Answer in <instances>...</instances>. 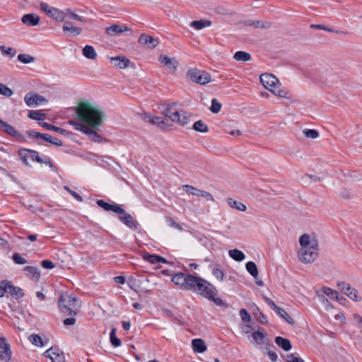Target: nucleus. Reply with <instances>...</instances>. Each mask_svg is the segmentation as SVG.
<instances>
[{
  "mask_svg": "<svg viewBox=\"0 0 362 362\" xmlns=\"http://www.w3.org/2000/svg\"><path fill=\"white\" fill-rule=\"evenodd\" d=\"M76 114L80 122L70 120L69 123L74 129L86 134L89 139L96 143H101L103 138L96 130L103 123L105 112L98 106L88 101H82L78 104Z\"/></svg>",
  "mask_w": 362,
  "mask_h": 362,
  "instance_id": "obj_1",
  "label": "nucleus"
},
{
  "mask_svg": "<svg viewBox=\"0 0 362 362\" xmlns=\"http://www.w3.org/2000/svg\"><path fill=\"white\" fill-rule=\"evenodd\" d=\"M172 282L180 288L197 292L204 298H211L215 287L206 280L189 273L179 272L172 277Z\"/></svg>",
  "mask_w": 362,
  "mask_h": 362,
  "instance_id": "obj_2",
  "label": "nucleus"
},
{
  "mask_svg": "<svg viewBox=\"0 0 362 362\" xmlns=\"http://www.w3.org/2000/svg\"><path fill=\"white\" fill-rule=\"evenodd\" d=\"M58 305L62 313L76 315L81 308V301L75 296L63 293L59 296Z\"/></svg>",
  "mask_w": 362,
  "mask_h": 362,
  "instance_id": "obj_3",
  "label": "nucleus"
},
{
  "mask_svg": "<svg viewBox=\"0 0 362 362\" xmlns=\"http://www.w3.org/2000/svg\"><path fill=\"white\" fill-rule=\"evenodd\" d=\"M318 244L313 243L312 245L300 248L298 252L299 259L306 264L313 262L318 255Z\"/></svg>",
  "mask_w": 362,
  "mask_h": 362,
  "instance_id": "obj_4",
  "label": "nucleus"
},
{
  "mask_svg": "<svg viewBox=\"0 0 362 362\" xmlns=\"http://www.w3.org/2000/svg\"><path fill=\"white\" fill-rule=\"evenodd\" d=\"M187 76L192 82L200 85H204L211 81L209 73L196 68L189 69L187 72Z\"/></svg>",
  "mask_w": 362,
  "mask_h": 362,
  "instance_id": "obj_5",
  "label": "nucleus"
},
{
  "mask_svg": "<svg viewBox=\"0 0 362 362\" xmlns=\"http://www.w3.org/2000/svg\"><path fill=\"white\" fill-rule=\"evenodd\" d=\"M251 336L255 344L257 346H263L265 350H269L272 346H273L263 328H259L257 331L253 332Z\"/></svg>",
  "mask_w": 362,
  "mask_h": 362,
  "instance_id": "obj_6",
  "label": "nucleus"
},
{
  "mask_svg": "<svg viewBox=\"0 0 362 362\" xmlns=\"http://www.w3.org/2000/svg\"><path fill=\"white\" fill-rule=\"evenodd\" d=\"M41 11H44L47 16L59 21H63L64 19V13L56 8L52 7L46 3H41Z\"/></svg>",
  "mask_w": 362,
  "mask_h": 362,
  "instance_id": "obj_7",
  "label": "nucleus"
},
{
  "mask_svg": "<svg viewBox=\"0 0 362 362\" xmlns=\"http://www.w3.org/2000/svg\"><path fill=\"white\" fill-rule=\"evenodd\" d=\"M0 128L3 129L6 134L14 137L18 142L23 143L26 141V139L24 136H23L21 134L17 132L13 126L3 121L1 119Z\"/></svg>",
  "mask_w": 362,
  "mask_h": 362,
  "instance_id": "obj_8",
  "label": "nucleus"
},
{
  "mask_svg": "<svg viewBox=\"0 0 362 362\" xmlns=\"http://www.w3.org/2000/svg\"><path fill=\"white\" fill-rule=\"evenodd\" d=\"M24 101L29 107L37 106L47 102L42 95L35 93H28L24 97Z\"/></svg>",
  "mask_w": 362,
  "mask_h": 362,
  "instance_id": "obj_9",
  "label": "nucleus"
},
{
  "mask_svg": "<svg viewBox=\"0 0 362 362\" xmlns=\"http://www.w3.org/2000/svg\"><path fill=\"white\" fill-rule=\"evenodd\" d=\"M119 214L118 216L119 220L125 224L129 228L136 230L139 228V224L136 220H135L132 216L125 211L124 213H117Z\"/></svg>",
  "mask_w": 362,
  "mask_h": 362,
  "instance_id": "obj_10",
  "label": "nucleus"
},
{
  "mask_svg": "<svg viewBox=\"0 0 362 362\" xmlns=\"http://www.w3.org/2000/svg\"><path fill=\"white\" fill-rule=\"evenodd\" d=\"M143 119L146 122L157 125L163 130L169 129V125L167 124L166 120L160 117L153 116L151 114H144Z\"/></svg>",
  "mask_w": 362,
  "mask_h": 362,
  "instance_id": "obj_11",
  "label": "nucleus"
},
{
  "mask_svg": "<svg viewBox=\"0 0 362 362\" xmlns=\"http://www.w3.org/2000/svg\"><path fill=\"white\" fill-rule=\"evenodd\" d=\"M337 286L341 292L346 294L351 300L356 302L361 300V298H359L357 295V291L355 288L351 287L349 284L345 282H339L337 284Z\"/></svg>",
  "mask_w": 362,
  "mask_h": 362,
  "instance_id": "obj_12",
  "label": "nucleus"
},
{
  "mask_svg": "<svg viewBox=\"0 0 362 362\" xmlns=\"http://www.w3.org/2000/svg\"><path fill=\"white\" fill-rule=\"evenodd\" d=\"M45 356L49 358L52 362H64V355L57 347H51L45 352Z\"/></svg>",
  "mask_w": 362,
  "mask_h": 362,
  "instance_id": "obj_13",
  "label": "nucleus"
},
{
  "mask_svg": "<svg viewBox=\"0 0 362 362\" xmlns=\"http://www.w3.org/2000/svg\"><path fill=\"white\" fill-rule=\"evenodd\" d=\"M5 289L6 293L10 294L15 299H19L24 296L23 290L18 286H15L11 281L5 280Z\"/></svg>",
  "mask_w": 362,
  "mask_h": 362,
  "instance_id": "obj_14",
  "label": "nucleus"
},
{
  "mask_svg": "<svg viewBox=\"0 0 362 362\" xmlns=\"http://www.w3.org/2000/svg\"><path fill=\"white\" fill-rule=\"evenodd\" d=\"M11 351L10 345L6 342L4 337L0 336V358L1 360L8 361L11 359Z\"/></svg>",
  "mask_w": 362,
  "mask_h": 362,
  "instance_id": "obj_15",
  "label": "nucleus"
},
{
  "mask_svg": "<svg viewBox=\"0 0 362 362\" xmlns=\"http://www.w3.org/2000/svg\"><path fill=\"white\" fill-rule=\"evenodd\" d=\"M158 60L171 72H175L179 65V62L175 58H170L162 54L159 56Z\"/></svg>",
  "mask_w": 362,
  "mask_h": 362,
  "instance_id": "obj_16",
  "label": "nucleus"
},
{
  "mask_svg": "<svg viewBox=\"0 0 362 362\" xmlns=\"http://www.w3.org/2000/svg\"><path fill=\"white\" fill-rule=\"evenodd\" d=\"M141 45H146L148 49H153L158 45V40L146 33L141 34L138 40Z\"/></svg>",
  "mask_w": 362,
  "mask_h": 362,
  "instance_id": "obj_17",
  "label": "nucleus"
},
{
  "mask_svg": "<svg viewBox=\"0 0 362 362\" xmlns=\"http://www.w3.org/2000/svg\"><path fill=\"white\" fill-rule=\"evenodd\" d=\"M189 115L185 111H181L180 113L178 111L174 112L170 116V120L173 122H177L181 126H185L189 122Z\"/></svg>",
  "mask_w": 362,
  "mask_h": 362,
  "instance_id": "obj_18",
  "label": "nucleus"
},
{
  "mask_svg": "<svg viewBox=\"0 0 362 362\" xmlns=\"http://www.w3.org/2000/svg\"><path fill=\"white\" fill-rule=\"evenodd\" d=\"M262 84L268 90L272 89L278 82V79L272 74H263L259 77Z\"/></svg>",
  "mask_w": 362,
  "mask_h": 362,
  "instance_id": "obj_19",
  "label": "nucleus"
},
{
  "mask_svg": "<svg viewBox=\"0 0 362 362\" xmlns=\"http://www.w3.org/2000/svg\"><path fill=\"white\" fill-rule=\"evenodd\" d=\"M96 203L100 207L103 208L107 211H112L116 214L124 213V209L117 204H109L102 199L98 200Z\"/></svg>",
  "mask_w": 362,
  "mask_h": 362,
  "instance_id": "obj_20",
  "label": "nucleus"
},
{
  "mask_svg": "<svg viewBox=\"0 0 362 362\" xmlns=\"http://www.w3.org/2000/svg\"><path fill=\"white\" fill-rule=\"evenodd\" d=\"M243 25L247 27H254L255 28L268 29L272 26V23L269 21L245 20L243 22Z\"/></svg>",
  "mask_w": 362,
  "mask_h": 362,
  "instance_id": "obj_21",
  "label": "nucleus"
},
{
  "mask_svg": "<svg viewBox=\"0 0 362 362\" xmlns=\"http://www.w3.org/2000/svg\"><path fill=\"white\" fill-rule=\"evenodd\" d=\"M21 21L28 26H35L39 23L40 17L35 13H28L23 16Z\"/></svg>",
  "mask_w": 362,
  "mask_h": 362,
  "instance_id": "obj_22",
  "label": "nucleus"
},
{
  "mask_svg": "<svg viewBox=\"0 0 362 362\" xmlns=\"http://www.w3.org/2000/svg\"><path fill=\"white\" fill-rule=\"evenodd\" d=\"M128 30H130V28L125 25H119L114 24L110 27L106 28V33L110 35L120 34L124 31Z\"/></svg>",
  "mask_w": 362,
  "mask_h": 362,
  "instance_id": "obj_23",
  "label": "nucleus"
},
{
  "mask_svg": "<svg viewBox=\"0 0 362 362\" xmlns=\"http://www.w3.org/2000/svg\"><path fill=\"white\" fill-rule=\"evenodd\" d=\"M143 258L146 261L153 264L160 263H168V262L163 257L158 255H151L148 252H144L143 254Z\"/></svg>",
  "mask_w": 362,
  "mask_h": 362,
  "instance_id": "obj_24",
  "label": "nucleus"
},
{
  "mask_svg": "<svg viewBox=\"0 0 362 362\" xmlns=\"http://www.w3.org/2000/svg\"><path fill=\"white\" fill-rule=\"evenodd\" d=\"M111 62L116 67H118L119 69H124L129 66L130 61L124 57L118 56L115 57H112Z\"/></svg>",
  "mask_w": 362,
  "mask_h": 362,
  "instance_id": "obj_25",
  "label": "nucleus"
},
{
  "mask_svg": "<svg viewBox=\"0 0 362 362\" xmlns=\"http://www.w3.org/2000/svg\"><path fill=\"white\" fill-rule=\"evenodd\" d=\"M63 30L64 32H69L74 36L79 35L82 32V29L81 28L74 26L73 23L69 21L64 22Z\"/></svg>",
  "mask_w": 362,
  "mask_h": 362,
  "instance_id": "obj_26",
  "label": "nucleus"
},
{
  "mask_svg": "<svg viewBox=\"0 0 362 362\" xmlns=\"http://www.w3.org/2000/svg\"><path fill=\"white\" fill-rule=\"evenodd\" d=\"M275 343L283 350L288 351L292 348L291 341L282 337L278 336L275 338Z\"/></svg>",
  "mask_w": 362,
  "mask_h": 362,
  "instance_id": "obj_27",
  "label": "nucleus"
},
{
  "mask_svg": "<svg viewBox=\"0 0 362 362\" xmlns=\"http://www.w3.org/2000/svg\"><path fill=\"white\" fill-rule=\"evenodd\" d=\"M192 347L194 351L203 353L206 350L205 342L202 339H194L192 341Z\"/></svg>",
  "mask_w": 362,
  "mask_h": 362,
  "instance_id": "obj_28",
  "label": "nucleus"
},
{
  "mask_svg": "<svg viewBox=\"0 0 362 362\" xmlns=\"http://www.w3.org/2000/svg\"><path fill=\"white\" fill-rule=\"evenodd\" d=\"M39 124L47 130L54 131V132H58L63 135H68V134H69V132L66 129H62L59 127H57V126H54V125H52L47 122H39Z\"/></svg>",
  "mask_w": 362,
  "mask_h": 362,
  "instance_id": "obj_29",
  "label": "nucleus"
},
{
  "mask_svg": "<svg viewBox=\"0 0 362 362\" xmlns=\"http://www.w3.org/2000/svg\"><path fill=\"white\" fill-rule=\"evenodd\" d=\"M211 25V21L209 20L201 19L199 21H193L190 23V26L196 30H202L206 27Z\"/></svg>",
  "mask_w": 362,
  "mask_h": 362,
  "instance_id": "obj_30",
  "label": "nucleus"
},
{
  "mask_svg": "<svg viewBox=\"0 0 362 362\" xmlns=\"http://www.w3.org/2000/svg\"><path fill=\"white\" fill-rule=\"evenodd\" d=\"M82 54L86 58L89 59H95L97 57V53L91 45H86L82 49Z\"/></svg>",
  "mask_w": 362,
  "mask_h": 362,
  "instance_id": "obj_31",
  "label": "nucleus"
},
{
  "mask_svg": "<svg viewBox=\"0 0 362 362\" xmlns=\"http://www.w3.org/2000/svg\"><path fill=\"white\" fill-rule=\"evenodd\" d=\"M226 202L231 208L235 209L238 211H245L247 210V206L243 203L235 201L232 198H228Z\"/></svg>",
  "mask_w": 362,
  "mask_h": 362,
  "instance_id": "obj_32",
  "label": "nucleus"
},
{
  "mask_svg": "<svg viewBox=\"0 0 362 362\" xmlns=\"http://www.w3.org/2000/svg\"><path fill=\"white\" fill-rule=\"evenodd\" d=\"M299 243L301 246V248L305 247H309V246L312 245L313 243H315L316 244H318L316 239L311 240L310 238V235L308 234H304V235H301L299 239Z\"/></svg>",
  "mask_w": 362,
  "mask_h": 362,
  "instance_id": "obj_33",
  "label": "nucleus"
},
{
  "mask_svg": "<svg viewBox=\"0 0 362 362\" xmlns=\"http://www.w3.org/2000/svg\"><path fill=\"white\" fill-rule=\"evenodd\" d=\"M228 254L232 259L237 262H241L245 258V254L238 249L229 250Z\"/></svg>",
  "mask_w": 362,
  "mask_h": 362,
  "instance_id": "obj_34",
  "label": "nucleus"
},
{
  "mask_svg": "<svg viewBox=\"0 0 362 362\" xmlns=\"http://www.w3.org/2000/svg\"><path fill=\"white\" fill-rule=\"evenodd\" d=\"M175 105V103H165L163 104V109L161 113L166 117L170 119V116L173 115L172 110Z\"/></svg>",
  "mask_w": 362,
  "mask_h": 362,
  "instance_id": "obj_35",
  "label": "nucleus"
},
{
  "mask_svg": "<svg viewBox=\"0 0 362 362\" xmlns=\"http://www.w3.org/2000/svg\"><path fill=\"white\" fill-rule=\"evenodd\" d=\"M24 271L28 272V276L32 277L33 279H38L40 276V272L35 267L27 266L24 267Z\"/></svg>",
  "mask_w": 362,
  "mask_h": 362,
  "instance_id": "obj_36",
  "label": "nucleus"
},
{
  "mask_svg": "<svg viewBox=\"0 0 362 362\" xmlns=\"http://www.w3.org/2000/svg\"><path fill=\"white\" fill-rule=\"evenodd\" d=\"M274 95H278L281 98H290L291 93L288 91H286L281 88H280L279 85H276L272 89H270Z\"/></svg>",
  "mask_w": 362,
  "mask_h": 362,
  "instance_id": "obj_37",
  "label": "nucleus"
},
{
  "mask_svg": "<svg viewBox=\"0 0 362 362\" xmlns=\"http://www.w3.org/2000/svg\"><path fill=\"white\" fill-rule=\"evenodd\" d=\"M233 58L236 61L247 62L250 60L251 55L243 51H238L235 53Z\"/></svg>",
  "mask_w": 362,
  "mask_h": 362,
  "instance_id": "obj_38",
  "label": "nucleus"
},
{
  "mask_svg": "<svg viewBox=\"0 0 362 362\" xmlns=\"http://www.w3.org/2000/svg\"><path fill=\"white\" fill-rule=\"evenodd\" d=\"M64 13V17L67 16V17H69V18H70L71 19H74V20H76V21L82 22V23H86V22L88 21L87 19H86L83 17L79 16L76 13H74L69 8H66Z\"/></svg>",
  "mask_w": 362,
  "mask_h": 362,
  "instance_id": "obj_39",
  "label": "nucleus"
},
{
  "mask_svg": "<svg viewBox=\"0 0 362 362\" xmlns=\"http://www.w3.org/2000/svg\"><path fill=\"white\" fill-rule=\"evenodd\" d=\"M247 271L255 278L257 279L258 276V269L254 262H248L245 265Z\"/></svg>",
  "mask_w": 362,
  "mask_h": 362,
  "instance_id": "obj_40",
  "label": "nucleus"
},
{
  "mask_svg": "<svg viewBox=\"0 0 362 362\" xmlns=\"http://www.w3.org/2000/svg\"><path fill=\"white\" fill-rule=\"evenodd\" d=\"M28 117L34 119V120H38L41 121L46 118V115L44 113H42L39 110H30L28 112Z\"/></svg>",
  "mask_w": 362,
  "mask_h": 362,
  "instance_id": "obj_41",
  "label": "nucleus"
},
{
  "mask_svg": "<svg viewBox=\"0 0 362 362\" xmlns=\"http://www.w3.org/2000/svg\"><path fill=\"white\" fill-rule=\"evenodd\" d=\"M193 129L202 133H205L209 131L207 125L205 123H204L202 120H199L194 122V124H193Z\"/></svg>",
  "mask_w": 362,
  "mask_h": 362,
  "instance_id": "obj_42",
  "label": "nucleus"
},
{
  "mask_svg": "<svg viewBox=\"0 0 362 362\" xmlns=\"http://www.w3.org/2000/svg\"><path fill=\"white\" fill-rule=\"evenodd\" d=\"M275 312L282 318H284L288 324H294V320L293 318L291 317L290 315L283 308L279 307Z\"/></svg>",
  "mask_w": 362,
  "mask_h": 362,
  "instance_id": "obj_43",
  "label": "nucleus"
},
{
  "mask_svg": "<svg viewBox=\"0 0 362 362\" xmlns=\"http://www.w3.org/2000/svg\"><path fill=\"white\" fill-rule=\"evenodd\" d=\"M110 339L112 345L115 347H118L122 344L121 340L119 338H117L116 336V329L115 328L112 329L110 334Z\"/></svg>",
  "mask_w": 362,
  "mask_h": 362,
  "instance_id": "obj_44",
  "label": "nucleus"
},
{
  "mask_svg": "<svg viewBox=\"0 0 362 362\" xmlns=\"http://www.w3.org/2000/svg\"><path fill=\"white\" fill-rule=\"evenodd\" d=\"M18 156H20L22 161L27 165H28V158L30 157V153L28 148H21L18 150Z\"/></svg>",
  "mask_w": 362,
  "mask_h": 362,
  "instance_id": "obj_45",
  "label": "nucleus"
},
{
  "mask_svg": "<svg viewBox=\"0 0 362 362\" xmlns=\"http://www.w3.org/2000/svg\"><path fill=\"white\" fill-rule=\"evenodd\" d=\"M18 59L23 64H30L34 62L35 58L28 54H20L18 55Z\"/></svg>",
  "mask_w": 362,
  "mask_h": 362,
  "instance_id": "obj_46",
  "label": "nucleus"
},
{
  "mask_svg": "<svg viewBox=\"0 0 362 362\" xmlns=\"http://www.w3.org/2000/svg\"><path fill=\"white\" fill-rule=\"evenodd\" d=\"M182 188L189 194H191L193 196H199L201 190L197 189L196 187H194L192 185H182Z\"/></svg>",
  "mask_w": 362,
  "mask_h": 362,
  "instance_id": "obj_47",
  "label": "nucleus"
},
{
  "mask_svg": "<svg viewBox=\"0 0 362 362\" xmlns=\"http://www.w3.org/2000/svg\"><path fill=\"white\" fill-rule=\"evenodd\" d=\"M29 340L33 345H35L37 346H44V344L42 343V338L38 334H31L29 337Z\"/></svg>",
  "mask_w": 362,
  "mask_h": 362,
  "instance_id": "obj_48",
  "label": "nucleus"
},
{
  "mask_svg": "<svg viewBox=\"0 0 362 362\" xmlns=\"http://www.w3.org/2000/svg\"><path fill=\"white\" fill-rule=\"evenodd\" d=\"M29 153H30V157L31 158V159L33 160L36 161L39 163H46V161L44 160L45 158H42L41 157H40L37 151H36L35 150L29 149Z\"/></svg>",
  "mask_w": 362,
  "mask_h": 362,
  "instance_id": "obj_49",
  "label": "nucleus"
},
{
  "mask_svg": "<svg viewBox=\"0 0 362 362\" xmlns=\"http://www.w3.org/2000/svg\"><path fill=\"white\" fill-rule=\"evenodd\" d=\"M13 90L7 87L6 85L0 83V94L6 96V97H11L13 95Z\"/></svg>",
  "mask_w": 362,
  "mask_h": 362,
  "instance_id": "obj_50",
  "label": "nucleus"
},
{
  "mask_svg": "<svg viewBox=\"0 0 362 362\" xmlns=\"http://www.w3.org/2000/svg\"><path fill=\"white\" fill-rule=\"evenodd\" d=\"M322 290L324 293L328 297H329V298L338 299L339 293L337 291L326 287H324Z\"/></svg>",
  "mask_w": 362,
  "mask_h": 362,
  "instance_id": "obj_51",
  "label": "nucleus"
},
{
  "mask_svg": "<svg viewBox=\"0 0 362 362\" xmlns=\"http://www.w3.org/2000/svg\"><path fill=\"white\" fill-rule=\"evenodd\" d=\"M222 105L216 99L214 98L211 100V105L210 107V110L213 113H218L221 110Z\"/></svg>",
  "mask_w": 362,
  "mask_h": 362,
  "instance_id": "obj_52",
  "label": "nucleus"
},
{
  "mask_svg": "<svg viewBox=\"0 0 362 362\" xmlns=\"http://www.w3.org/2000/svg\"><path fill=\"white\" fill-rule=\"evenodd\" d=\"M165 219H166L167 223H168V225L170 227L175 228L180 231L183 230V228L181 226V225L179 224L178 223H177L173 218H171L170 216H167L165 218Z\"/></svg>",
  "mask_w": 362,
  "mask_h": 362,
  "instance_id": "obj_53",
  "label": "nucleus"
},
{
  "mask_svg": "<svg viewBox=\"0 0 362 362\" xmlns=\"http://www.w3.org/2000/svg\"><path fill=\"white\" fill-rule=\"evenodd\" d=\"M13 262L17 264H26L28 262L27 260L22 257L18 253L16 252L13 255Z\"/></svg>",
  "mask_w": 362,
  "mask_h": 362,
  "instance_id": "obj_54",
  "label": "nucleus"
},
{
  "mask_svg": "<svg viewBox=\"0 0 362 362\" xmlns=\"http://www.w3.org/2000/svg\"><path fill=\"white\" fill-rule=\"evenodd\" d=\"M0 49L2 52L10 56L11 57H13L16 55V51L12 47H6L5 46H0Z\"/></svg>",
  "mask_w": 362,
  "mask_h": 362,
  "instance_id": "obj_55",
  "label": "nucleus"
},
{
  "mask_svg": "<svg viewBox=\"0 0 362 362\" xmlns=\"http://www.w3.org/2000/svg\"><path fill=\"white\" fill-rule=\"evenodd\" d=\"M240 316L241 317V320L244 322H250V320H251V317H250V314L248 313V312L243 308L240 310Z\"/></svg>",
  "mask_w": 362,
  "mask_h": 362,
  "instance_id": "obj_56",
  "label": "nucleus"
},
{
  "mask_svg": "<svg viewBox=\"0 0 362 362\" xmlns=\"http://www.w3.org/2000/svg\"><path fill=\"white\" fill-rule=\"evenodd\" d=\"M212 274L214 276H216V278L220 281H222L223 279L224 276V272L223 270L220 269L218 267H214L212 269Z\"/></svg>",
  "mask_w": 362,
  "mask_h": 362,
  "instance_id": "obj_57",
  "label": "nucleus"
},
{
  "mask_svg": "<svg viewBox=\"0 0 362 362\" xmlns=\"http://www.w3.org/2000/svg\"><path fill=\"white\" fill-rule=\"evenodd\" d=\"M303 133L308 138L315 139L319 136L318 132L315 129H305Z\"/></svg>",
  "mask_w": 362,
  "mask_h": 362,
  "instance_id": "obj_58",
  "label": "nucleus"
},
{
  "mask_svg": "<svg viewBox=\"0 0 362 362\" xmlns=\"http://www.w3.org/2000/svg\"><path fill=\"white\" fill-rule=\"evenodd\" d=\"M215 293H215L214 290H213L211 291V297L207 298L211 300V301H213L217 305H219V306L225 305L224 302L221 298L214 297Z\"/></svg>",
  "mask_w": 362,
  "mask_h": 362,
  "instance_id": "obj_59",
  "label": "nucleus"
},
{
  "mask_svg": "<svg viewBox=\"0 0 362 362\" xmlns=\"http://www.w3.org/2000/svg\"><path fill=\"white\" fill-rule=\"evenodd\" d=\"M286 362H305L302 358L295 356L293 354H290L286 356Z\"/></svg>",
  "mask_w": 362,
  "mask_h": 362,
  "instance_id": "obj_60",
  "label": "nucleus"
},
{
  "mask_svg": "<svg viewBox=\"0 0 362 362\" xmlns=\"http://www.w3.org/2000/svg\"><path fill=\"white\" fill-rule=\"evenodd\" d=\"M312 28H317V29H320V30H327V31H329V32H334L335 33H337V34H341V33H344V32L342 31H339V30H333L330 28H327L326 26H325L324 25H311Z\"/></svg>",
  "mask_w": 362,
  "mask_h": 362,
  "instance_id": "obj_61",
  "label": "nucleus"
},
{
  "mask_svg": "<svg viewBox=\"0 0 362 362\" xmlns=\"http://www.w3.org/2000/svg\"><path fill=\"white\" fill-rule=\"evenodd\" d=\"M64 188L65 190L69 192L76 200H78V202L83 201L82 197L81 195H79L78 193H76V192L71 190L68 186H64Z\"/></svg>",
  "mask_w": 362,
  "mask_h": 362,
  "instance_id": "obj_62",
  "label": "nucleus"
},
{
  "mask_svg": "<svg viewBox=\"0 0 362 362\" xmlns=\"http://www.w3.org/2000/svg\"><path fill=\"white\" fill-rule=\"evenodd\" d=\"M41 265L45 269H53L55 267V264L52 261L48 260V259L42 261Z\"/></svg>",
  "mask_w": 362,
  "mask_h": 362,
  "instance_id": "obj_63",
  "label": "nucleus"
},
{
  "mask_svg": "<svg viewBox=\"0 0 362 362\" xmlns=\"http://www.w3.org/2000/svg\"><path fill=\"white\" fill-rule=\"evenodd\" d=\"M353 317L354 321L358 324V326L361 329L362 332V317L358 314H354Z\"/></svg>",
  "mask_w": 362,
  "mask_h": 362,
  "instance_id": "obj_64",
  "label": "nucleus"
}]
</instances>
